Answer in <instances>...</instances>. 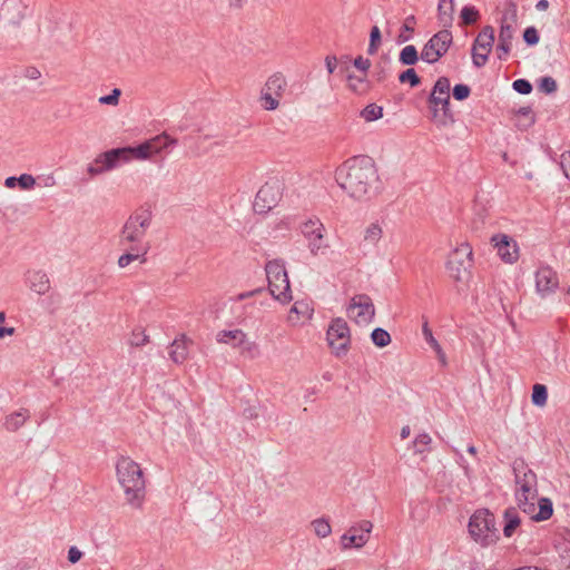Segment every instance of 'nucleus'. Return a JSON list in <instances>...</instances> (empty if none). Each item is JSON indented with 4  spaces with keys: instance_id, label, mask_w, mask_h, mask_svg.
Instances as JSON below:
<instances>
[{
    "instance_id": "f257e3e1",
    "label": "nucleus",
    "mask_w": 570,
    "mask_h": 570,
    "mask_svg": "<svg viewBox=\"0 0 570 570\" xmlns=\"http://www.w3.org/2000/svg\"><path fill=\"white\" fill-rule=\"evenodd\" d=\"M335 179L350 197L362 199L377 179L374 161L368 156L352 157L336 169Z\"/></svg>"
},
{
    "instance_id": "f03ea898",
    "label": "nucleus",
    "mask_w": 570,
    "mask_h": 570,
    "mask_svg": "<svg viewBox=\"0 0 570 570\" xmlns=\"http://www.w3.org/2000/svg\"><path fill=\"white\" fill-rule=\"evenodd\" d=\"M116 474L126 502L134 509H141L146 497V482L140 465L128 456H120L116 463Z\"/></svg>"
},
{
    "instance_id": "7ed1b4c3",
    "label": "nucleus",
    "mask_w": 570,
    "mask_h": 570,
    "mask_svg": "<svg viewBox=\"0 0 570 570\" xmlns=\"http://www.w3.org/2000/svg\"><path fill=\"white\" fill-rule=\"evenodd\" d=\"M515 478V499L518 507L527 514L535 512L538 498L537 475L523 460L513 462Z\"/></svg>"
},
{
    "instance_id": "20e7f679",
    "label": "nucleus",
    "mask_w": 570,
    "mask_h": 570,
    "mask_svg": "<svg viewBox=\"0 0 570 570\" xmlns=\"http://www.w3.org/2000/svg\"><path fill=\"white\" fill-rule=\"evenodd\" d=\"M153 222V212L149 206H140L126 219L120 232V244H129L134 252H140V247H149L144 244V238Z\"/></svg>"
},
{
    "instance_id": "39448f33",
    "label": "nucleus",
    "mask_w": 570,
    "mask_h": 570,
    "mask_svg": "<svg viewBox=\"0 0 570 570\" xmlns=\"http://www.w3.org/2000/svg\"><path fill=\"white\" fill-rule=\"evenodd\" d=\"M468 527L471 537L483 547L495 543L499 539L495 518L489 510L475 511Z\"/></svg>"
},
{
    "instance_id": "423d86ee",
    "label": "nucleus",
    "mask_w": 570,
    "mask_h": 570,
    "mask_svg": "<svg viewBox=\"0 0 570 570\" xmlns=\"http://www.w3.org/2000/svg\"><path fill=\"white\" fill-rule=\"evenodd\" d=\"M271 295L283 304L292 301V292L287 272L282 261L267 262L265 266Z\"/></svg>"
},
{
    "instance_id": "0eeeda50",
    "label": "nucleus",
    "mask_w": 570,
    "mask_h": 570,
    "mask_svg": "<svg viewBox=\"0 0 570 570\" xmlns=\"http://www.w3.org/2000/svg\"><path fill=\"white\" fill-rule=\"evenodd\" d=\"M177 140L169 137L167 134L158 135L137 147H122L119 148L120 155L122 157V161L129 163L132 159L137 160H146L151 156L159 154L161 150L175 146Z\"/></svg>"
},
{
    "instance_id": "6e6552de",
    "label": "nucleus",
    "mask_w": 570,
    "mask_h": 570,
    "mask_svg": "<svg viewBox=\"0 0 570 570\" xmlns=\"http://www.w3.org/2000/svg\"><path fill=\"white\" fill-rule=\"evenodd\" d=\"M473 252L469 243H462L454 248L448 259V271L455 282H465L470 276L473 264Z\"/></svg>"
},
{
    "instance_id": "1a4fd4ad",
    "label": "nucleus",
    "mask_w": 570,
    "mask_h": 570,
    "mask_svg": "<svg viewBox=\"0 0 570 570\" xmlns=\"http://www.w3.org/2000/svg\"><path fill=\"white\" fill-rule=\"evenodd\" d=\"M326 338L332 353L342 358L346 356L351 345L350 327L345 320L337 317L334 318L327 330Z\"/></svg>"
},
{
    "instance_id": "9d476101",
    "label": "nucleus",
    "mask_w": 570,
    "mask_h": 570,
    "mask_svg": "<svg viewBox=\"0 0 570 570\" xmlns=\"http://www.w3.org/2000/svg\"><path fill=\"white\" fill-rule=\"evenodd\" d=\"M450 80L446 77H440L432 89V92L429 98L430 108L433 111V117H438L439 109L441 106V110L443 112L442 119H440L441 125H446L448 120L453 121V116L450 112Z\"/></svg>"
},
{
    "instance_id": "9b49d317",
    "label": "nucleus",
    "mask_w": 570,
    "mask_h": 570,
    "mask_svg": "<svg viewBox=\"0 0 570 570\" xmlns=\"http://www.w3.org/2000/svg\"><path fill=\"white\" fill-rule=\"evenodd\" d=\"M283 195V184L278 179L266 181L257 191L254 200V210L266 214L277 206Z\"/></svg>"
},
{
    "instance_id": "f8f14e48",
    "label": "nucleus",
    "mask_w": 570,
    "mask_h": 570,
    "mask_svg": "<svg viewBox=\"0 0 570 570\" xmlns=\"http://www.w3.org/2000/svg\"><path fill=\"white\" fill-rule=\"evenodd\" d=\"M452 42L451 31L448 29L440 30L424 45L420 57L428 63H435L448 52Z\"/></svg>"
},
{
    "instance_id": "ddd939ff",
    "label": "nucleus",
    "mask_w": 570,
    "mask_h": 570,
    "mask_svg": "<svg viewBox=\"0 0 570 570\" xmlns=\"http://www.w3.org/2000/svg\"><path fill=\"white\" fill-rule=\"evenodd\" d=\"M301 233L308 242L312 255L323 254L328 245L325 243V226L318 218H309L301 225Z\"/></svg>"
},
{
    "instance_id": "4468645a",
    "label": "nucleus",
    "mask_w": 570,
    "mask_h": 570,
    "mask_svg": "<svg viewBox=\"0 0 570 570\" xmlns=\"http://www.w3.org/2000/svg\"><path fill=\"white\" fill-rule=\"evenodd\" d=\"M347 316L357 324H370L375 316L372 298L366 294H357L351 298Z\"/></svg>"
},
{
    "instance_id": "2eb2a0df",
    "label": "nucleus",
    "mask_w": 570,
    "mask_h": 570,
    "mask_svg": "<svg viewBox=\"0 0 570 570\" xmlns=\"http://www.w3.org/2000/svg\"><path fill=\"white\" fill-rule=\"evenodd\" d=\"M493 42L494 29L491 26H485L479 32L472 47V60L475 67L480 68L487 63Z\"/></svg>"
},
{
    "instance_id": "dca6fc26",
    "label": "nucleus",
    "mask_w": 570,
    "mask_h": 570,
    "mask_svg": "<svg viewBox=\"0 0 570 570\" xmlns=\"http://www.w3.org/2000/svg\"><path fill=\"white\" fill-rule=\"evenodd\" d=\"M372 529L373 523L368 520H362L352 525L348 531L341 537L342 549L363 548L370 539Z\"/></svg>"
},
{
    "instance_id": "f3484780",
    "label": "nucleus",
    "mask_w": 570,
    "mask_h": 570,
    "mask_svg": "<svg viewBox=\"0 0 570 570\" xmlns=\"http://www.w3.org/2000/svg\"><path fill=\"white\" fill-rule=\"evenodd\" d=\"M122 161L119 148H114L105 153L99 154L92 163L87 166V173L90 178L99 176L106 171L115 169Z\"/></svg>"
},
{
    "instance_id": "a211bd4d",
    "label": "nucleus",
    "mask_w": 570,
    "mask_h": 570,
    "mask_svg": "<svg viewBox=\"0 0 570 570\" xmlns=\"http://www.w3.org/2000/svg\"><path fill=\"white\" fill-rule=\"evenodd\" d=\"M30 0H4L0 8V19L10 26H19L26 18Z\"/></svg>"
},
{
    "instance_id": "6ab92c4d",
    "label": "nucleus",
    "mask_w": 570,
    "mask_h": 570,
    "mask_svg": "<svg viewBox=\"0 0 570 570\" xmlns=\"http://www.w3.org/2000/svg\"><path fill=\"white\" fill-rule=\"evenodd\" d=\"M491 240L502 261L505 263L517 262L519 257V248L517 242L512 237L505 234H497L492 236Z\"/></svg>"
},
{
    "instance_id": "aec40b11",
    "label": "nucleus",
    "mask_w": 570,
    "mask_h": 570,
    "mask_svg": "<svg viewBox=\"0 0 570 570\" xmlns=\"http://www.w3.org/2000/svg\"><path fill=\"white\" fill-rule=\"evenodd\" d=\"M26 283L30 291L45 295L50 291V278L45 271L31 269L26 273Z\"/></svg>"
},
{
    "instance_id": "412c9836",
    "label": "nucleus",
    "mask_w": 570,
    "mask_h": 570,
    "mask_svg": "<svg viewBox=\"0 0 570 570\" xmlns=\"http://www.w3.org/2000/svg\"><path fill=\"white\" fill-rule=\"evenodd\" d=\"M537 289L541 294L553 292L558 286L554 272L548 267L540 268L535 274Z\"/></svg>"
},
{
    "instance_id": "4be33fe9",
    "label": "nucleus",
    "mask_w": 570,
    "mask_h": 570,
    "mask_svg": "<svg viewBox=\"0 0 570 570\" xmlns=\"http://www.w3.org/2000/svg\"><path fill=\"white\" fill-rule=\"evenodd\" d=\"M191 341L186 335H180L170 345L169 357L176 364H183L188 358V346Z\"/></svg>"
},
{
    "instance_id": "5701e85b",
    "label": "nucleus",
    "mask_w": 570,
    "mask_h": 570,
    "mask_svg": "<svg viewBox=\"0 0 570 570\" xmlns=\"http://www.w3.org/2000/svg\"><path fill=\"white\" fill-rule=\"evenodd\" d=\"M247 334L242 330L220 331L216 335V340L219 343L229 344L233 347H240L243 343H246Z\"/></svg>"
},
{
    "instance_id": "b1692460",
    "label": "nucleus",
    "mask_w": 570,
    "mask_h": 570,
    "mask_svg": "<svg viewBox=\"0 0 570 570\" xmlns=\"http://www.w3.org/2000/svg\"><path fill=\"white\" fill-rule=\"evenodd\" d=\"M30 417V412L27 409H20L19 411H16L4 419V428L9 432H16L18 431L23 424L27 422V420Z\"/></svg>"
},
{
    "instance_id": "393cba45",
    "label": "nucleus",
    "mask_w": 570,
    "mask_h": 570,
    "mask_svg": "<svg viewBox=\"0 0 570 570\" xmlns=\"http://www.w3.org/2000/svg\"><path fill=\"white\" fill-rule=\"evenodd\" d=\"M503 518H504L503 534L507 538H510L513 535L515 529L520 525L521 520H520L519 513L515 508L507 509L504 511Z\"/></svg>"
},
{
    "instance_id": "a878e982",
    "label": "nucleus",
    "mask_w": 570,
    "mask_h": 570,
    "mask_svg": "<svg viewBox=\"0 0 570 570\" xmlns=\"http://www.w3.org/2000/svg\"><path fill=\"white\" fill-rule=\"evenodd\" d=\"M438 11L440 22L444 27H450L453 21L454 0H440Z\"/></svg>"
},
{
    "instance_id": "bb28decb",
    "label": "nucleus",
    "mask_w": 570,
    "mask_h": 570,
    "mask_svg": "<svg viewBox=\"0 0 570 570\" xmlns=\"http://www.w3.org/2000/svg\"><path fill=\"white\" fill-rule=\"evenodd\" d=\"M286 88V80L281 73L271 76L263 90L274 94L276 97H281Z\"/></svg>"
},
{
    "instance_id": "cd10ccee",
    "label": "nucleus",
    "mask_w": 570,
    "mask_h": 570,
    "mask_svg": "<svg viewBox=\"0 0 570 570\" xmlns=\"http://www.w3.org/2000/svg\"><path fill=\"white\" fill-rule=\"evenodd\" d=\"M422 333H423V336H424V340L426 341V343L434 350V352L436 353L439 360L442 362V363H445V354L444 352L442 351V347L441 345L439 344V342L435 340V337L433 336V333H432V330L430 328L429 326V322L428 320H424L423 322V325H422Z\"/></svg>"
},
{
    "instance_id": "c85d7f7f",
    "label": "nucleus",
    "mask_w": 570,
    "mask_h": 570,
    "mask_svg": "<svg viewBox=\"0 0 570 570\" xmlns=\"http://www.w3.org/2000/svg\"><path fill=\"white\" fill-rule=\"evenodd\" d=\"M383 236L382 226L379 223H371L365 229L363 235V242L376 246Z\"/></svg>"
},
{
    "instance_id": "c756f323",
    "label": "nucleus",
    "mask_w": 570,
    "mask_h": 570,
    "mask_svg": "<svg viewBox=\"0 0 570 570\" xmlns=\"http://www.w3.org/2000/svg\"><path fill=\"white\" fill-rule=\"evenodd\" d=\"M148 250H149V247H140V252H134L129 248V252L122 254L118 258V266L120 268H125L135 261L140 259L141 262H145L146 261L145 256L148 253Z\"/></svg>"
},
{
    "instance_id": "7c9ffc66",
    "label": "nucleus",
    "mask_w": 570,
    "mask_h": 570,
    "mask_svg": "<svg viewBox=\"0 0 570 570\" xmlns=\"http://www.w3.org/2000/svg\"><path fill=\"white\" fill-rule=\"evenodd\" d=\"M537 503L539 505V511L535 514H534V512L532 514H530L531 518L535 521L548 520L552 515V512H553L552 502L546 498H541V499L537 498L535 504Z\"/></svg>"
},
{
    "instance_id": "2f4dec72",
    "label": "nucleus",
    "mask_w": 570,
    "mask_h": 570,
    "mask_svg": "<svg viewBox=\"0 0 570 570\" xmlns=\"http://www.w3.org/2000/svg\"><path fill=\"white\" fill-rule=\"evenodd\" d=\"M347 87L357 95H363L368 89L365 77H358L352 73L347 76Z\"/></svg>"
},
{
    "instance_id": "473e14b6",
    "label": "nucleus",
    "mask_w": 570,
    "mask_h": 570,
    "mask_svg": "<svg viewBox=\"0 0 570 570\" xmlns=\"http://www.w3.org/2000/svg\"><path fill=\"white\" fill-rule=\"evenodd\" d=\"M400 61L405 66L415 65L419 60V53L413 45L405 46L399 57Z\"/></svg>"
},
{
    "instance_id": "72a5a7b5",
    "label": "nucleus",
    "mask_w": 570,
    "mask_h": 570,
    "mask_svg": "<svg viewBox=\"0 0 570 570\" xmlns=\"http://www.w3.org/2000/svg\"><path fill=\"white\" fill-rule=\"evenodd\" d=\"M480 18L479 11L473 6H465L461 9V24L469 26L475 23Z\"/></svg>"
},
{
    "instance_id": "f704fd0d",
    "label": "nucleus",
    "mask_w": 570,
    "mask_h": 570,
    "mask_svg": "<svg viewBox=\"0 0 570 570\" xmlns=\"http://www.w3.org/2000/svg\"><path fill=\"white\" fill-rule=\"evenodd\" d=\"M361 117L367 122L377 120L383 117V108L376 104H370L361 111Z\"/></svg>"
},
{
    "instance_id": "c9c22d12",
    "label": "nucleus",
    "mask_w": 570,
    "mask_h": 570,
    "mask_svg": "<svg viewBox=\"0 0 570 570\" xmlns=\"http://www.w3.org/2000/svg\"><path fill=\"white\" fill-rule=\"evenodd\" d=\"M432 439L428 433H420L413 441L414 452L422 454L431 450Z\"/></svg>"
},
{
    "instance_id": "e433bc0d",
    "label": "nucleus",
    "mask_w": 570,
    "mask_h": 570,
    "mask_svg": "<svg viewBox=\"0 0 570 570\" xmlns=\"http://www.w3.org/2000/svg\"><path fill=\"white\" fill-rule=\"evenodd\" d=\"M371 340L377 347H385L391 343V335L387 331L377 327L371 333Z\"/></svg>"
},
{
    "instance_id": "4c0bfd02",
    "label": "nucleus",
    "mask_w": 570,
    "mask_h": 570,
    "mask_svg": "<svg viewBox=\"0 0 570 570\" xmlns=\"http://www.w3.org/2000/svg\"><path fill=\"white\" fill-rule=\"evenodd\" d=\"M312 527L318 538H326L331 534L332 528L327 519L320 518L312 521Z\"/></svg>"
},
{
    "instance_id": "58836bf2",
    "label": "nucleus",
    "mask_w": 570,
    "mask_h": 570,
    "mask_svg": "<svg viewBox=\"0 0 570 570\" xmlns=\"http://www.w3.org/2000/svg\"><path fill=\"white\" fill-rule=\"evenodd\" d=\"M532 403L538 406H543L547 403L548 391L547 387L542 384H534L532 389Z\"/></svg>"
},
{
    "instance_id": "ea45409f",
    "label": "nucleus",
    "mask_w": 570,
    "mask_h": 570,
    "mask_svg": "<svg viewBox=\"0 0 570 570\" xmlns=\"http://www.w3.org/2000/svg\"><path fill=\"white\" fill-rule=\"evenodd\" d=\"M240 348V354L247 358L254 360L261 355V350L257 343L248 341L246 337V343H243Z\"/></svg>"
},
{
    "instance_id": "a19ab883",
    "label": "nucleus",
    "mask_w": 570,
    "mask_h": 570,
    "mask_svg": "<svg viewBox=\"0 0 570 570\" xmlns=\"http://www.w3.org/2000/svg\"><path fill=\"white\" fill-rule=\"evenodd\" d=\"M381 41H382V38H381L380 28L377 26H374L371 29L370 43H368L367 52L370 55H375L377 52V49H379L380 45H381Z\"/></svg>"
},
{
    "instance_id": "79ce46f5",
    "label": "nucleus",
    "mask_w": 570,
    "mask_h": 570,
    "mask_svg": "<svg viewBox=\"0 0 570 570\" xmlns=\"http://www.w3.org/2000/svg\"><path fill=\"white\" fill-rule=\"evenodd\" d=\"M399 81L402 83L409 82L411 87H416L421 83V79L413 68L401 72L399 76Z\"/></svg>"
},
{
    "instance_id": "37998d69",
    "label": "nucleus",
    "mask_w": 570,
    "mask_h": 570,
    "mask_svg": "<svg viewBox=\"0 0 570 570\" xmlns=\"http://www.w3.org/2000/svg\"><path fill=\"white\" fill-rule=\"evenodd\" d=\"M514 37V27L512 23L507 22L505 19L502 20L500 32H499V40L503 42H510L512 43V39Z\"/></svg>"
},
{
    "instance_id": "c03bdc74",
    "label": "nucleus",
    "mask_w": 570,
    "mask_h": 570,
    "mask_svg": "<svg viewBox=\"0 0 570 570\" xmlns=\"http://www.w3.org/2000/svg\"><path fill=\"white\" fill-rule=\"evenodd\" d=\"M129 343L135 347L145 346L147 343H149V335H147L142 330H135L131 333Z\"/></svg>"
},
{
    "instance_id": "a18cd8bd",
    "label": "nucleus",
    "mask_w": 570,
    "mask_h": 570,
    "mask_svg": "<svg viewBox=\"0 0 570 570\" xmlns=\"http://www.w3.org/2000/svg\"><path fill=\"white\" fill-rule=\"evenodd\" d=\"M263 107L266 110H275L279 106L278 97L268 91L262 90Z\"/></svg>"
},
{
    "instance_id": "49530a36",
    "label": "nucleus",
    "mask_w": 570,
    "mask_h": 570,
    "mask_svg": "<svg viewBox=\"0 0 570 570\" xmlns=\"http://www.w3.org/2000/svg\"><path fill=\"white\" fill-rule=\"evenodd\" d=\"M121 96V90L118 88L112 89L110 95L101 96L98 101L100 105L107 106H117L119 104V98Z\"/></svg>"
},
{
    "instance_id": "de8ad7c7",
    "label": "nucleus",
    "mask_w": 570,
    "mask_h": 570,
    "mask_svg": "<svg viewBox=\"0 0 570 570\" xmlns=\"http://www.w3.org/2000/svg\"><path fill=\"white\" fill-rule=\"evenodd\" d=\"M557 81L552 77H543L540 79L539 89L544 94H553L557 90Z\"/></svg>"
},
{
    "instance_id": "09e8293b",
    "label": "nucleus",
    "mask_w": 570,
    "mask_h": 570,
    "mask_svg": "<svg viewBox=\"0 0 570 570\" xmlns=\"http://www.w3.org/2000/svg\"><path fill=\"white\" fill-rule=\"evenodd\" d=\"M512 87L521 95H529L532 91V85L527 79L514 80Z\"/></svg>"
},
{
    "instance_id": "8fccbe9b",
    "label": "nucleus",
    "mask_w": 570,
    "mask_h": 570,
    "mask_svg": "<svg viewBox=\"0 0 570 570\" xmlns=\"http://www.w3.org/2000/svg\"><path fill=\"white\" fill-rule=\"evenodd\" d=\"M471 89L469 86L460 83L453 88V97L455 100H464L470 96Z\"/></svg>"
},
{
    "instance_id": "3c124183",
    "label": "nucleus",
    "mask_w": 570,
    "mask_h": 570,
    "mask_svg": "<svg viewBox=\"0 0 570 570\" xmlns=\"http://www.w3.org/2000/svg\"><path fill=\"white\" fill-rule=\"evenodd\" d=\"M523 39L529 46H534L539 42V33L534 27H528L523 32Z\"/></svg>"
},
{
    "instance_id": "603ef678",
    "label": "nucleus",
    "mask_w": 570,
    "mask_h": 570,
    "mask_svg": "<svg viewBox=\"0 0 570 570\" xmlns=\"http://www.w3.org/2000/svg\"><path fill=\"white\" fill-rule=\"evenodd\" d=\"M18 185L21 189H31L36 185V179L29 174H22L18 177Z\"/></svg>"
},
{
    "instance_id": "864d4df0",
    "label": "nucleus",
    "mask_w": 570,
    "mask_h": 570,
    "mask_svg": "<svg viewBox=\"0 0 570 570\" xmlns=\"http://www.w3.org/2000/svg\"><path fill=\"white\" fill-rule=\"evenodd\" d=\"M511 45L512 43H510V42H503V41L499 40L498 46H497V52H498V58L500 60L507 59V57L511 50Z\"/></svg>"
},
{
    "instance_id": "5fc2aeb1",
    "label": "nucleus",
    "mask_w": 570,
    "mask_h": 570,
    "mask_svg": "<svg viewBox=\"0 0 570 570\" xmlns=\"http://www.w3.org/2000/svg\"><path fill=\"white\" fill-rule=\"evenodd\" d=\"M353 65L356 69L366 73L371 67V61L366 58H363L362 56H358L354 59Z\"/></svg>"
},
{
    "instance_id": "6e6d98bb",
    "label": "nucleus",
    "mask_w": 570,
    "mask_h": 570,
    "mask_svg": "<svg viewBox=\"0 0 570 570\" xmlns=\"http://www.w3.org/2000/svg\"><path fill=\"white\" fill-rule=\"evenodd\" d=\"M560 166L566 177L570 179V153H564L561 155Z\"/></svg>"
},
{
    "instance_id": "4d7b16f0",
    "label": "nucleus",
    "mask_w": 570,
    "mask_h": 570,
    "mask_svg": "<svg viewBox=\"0 0 570 570\" xmlns=\"http://www.w3.org/2000/svg\"><path fill=\"white\" fill-rule=\"evenodd\" d=\"M82 557V552L76 548V547H71L68 551V560L71 562V563H76L78 562Z\"/></svg>"
},
{
    "instance_id": "13d9d810",
    "label": "nucleus",
    "mask_w": 570,
    "mask_h": 570,
    "mask_svg": "<svg viewBox=\"0 0 570 570\" xmlns=\"http://www.w3.org/2000/svg\"><path fill=\"white\" fill-rule=\"evenodd\" d=\"M325 65L328 73H333L337 67V58L335 56H326Z\"/></svg>"
},
{
    "instance_id": "bf43d9fd",
    "label": "nucleus",
    "mask_w": 570,
    "mask_h": 570,
    "mask_svg": "<svg viewBox=\"0 0 570 570\" xmlns=\"http://www.w3.org/2000/svg\"><path fill=\"white\" fill-rule=\"evenodd\" d=\"M415 22V18L414 16H410L405 19V22L403 23L402 26V31L403 32H407V33H412L413 32V27L412 24Z\"/></svg>"
},
{
    "instance_id": "052dcab7",
    "label": "nucleus",
    "mask_w": 570,
    "mask_h": 570,
    "mask_svg": "<svg viewBox=\"0 0 570 570\" xmlns=\"http://www.w3.org/2000/svg\"><path fill=\"white\" fill-rule=\"evenodd\" d=\"M26 77L36 80L41 77V72L36 67H28L26 69Z\"/></svg>"
},
{
    "instance_id": "680f3d73",
    "label": "nucleus",
    "mask_w": 570,
    "mask_h": 570,
    "mask_svg": "<svg viewBox=\"0 0 570 570\" xmlns=\"http://www.w3.org/2000/svg\"><path fill=\"white\" fill-rule=\"evenodd\" d=\"M247 0H228V4L230 8L240 9L246 3Z\"/></svg>"
},
{
    "instance_id": "e2e57ef3",
    "label": "nucleus",
    "mask_w": 570,
    "mask_h": 570,
    "mask_svg": "<svg viewBox=\"0 0 570 570\" xmlns=\"http://www.w3.org/2000/svg\"><path fill=\"white\" fill-rule=\"evenodd\" d=\"M13 333H14L13 327L0 326V338H3L6 335H12Z\"/></svg>"
},
{
    "instance_id": "0e129e2a",
    "label": "nucleus",
    "mask_w": 570,
    "mask_h": 570,
    "mask_svg": "<svg viewBox=\"0 0 570 570\" xmlns=\"http://www.w3.org/2000/svg\"><path fill=\"white\" fill-rule=\"evenodd\" d=\"M18 184V177H8L4 181L6 187L13 188Z\"/></svg>"
},
{
    "instance_id": "69168bd1",
    "label": "nucleus",
    "mask_w": 570,
    "mask_h": 570,
    "mask_svg": "<svg viewBox=\"0 0 570 570\" xmlns=\"http://www.w3.org/2000/svg\"><path fill=\"white\" fill-rule=\"evenodd\" d=\"M549 7V2L548 0H539L538 3L535 4V8L539 10V11H544L547 10Z\"/></svg>"
},
{
    "instance_id": "338daca9",
    "label": "nucleus",
    "mask_w": 570,
    "mask_h": 570,
    "mask_svg": "<svg viewBox=\"0 0 570 570\" xmlns=\"http://www.w3.org/2000/svg\"><path fill=\"white\" fill-rule=\"evenodd\" d=\"M410 433H411V430H410V426L409 425H405L401 429V433H400V436L402 440H405L410 436Z\"/></svg>"
},
{
    "instance_id": "774afa93",
    "label": "nucleus",
    "mask_w": 570,
    "mask_h": 570,
    "mask_svg": "<svg viewBox=\"0 0 570 570\" xmlns=\"http://www.w3.org/2000/svg\"><path fill=\"white\" fill-rule=\"evenodd\" d=\"M299 305H301V304L296 302V303L292 306L291 312H292V313H297V314L302 313V309H301Z\"/></svg>"
}]
</instances>
